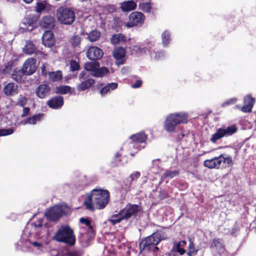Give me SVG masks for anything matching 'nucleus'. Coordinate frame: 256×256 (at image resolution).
<instances>
[{
    "mask_svg": "<svg viewBox=\"0 0 256 256\" xmlns=\"http://www.w3.org/2000/svg\"><path fill=\"white\" fill-rule=\"evenodd\" d=\"M110 200V193L108 190L95 188L86 194L84 204L87 210L94 212L96 209L104 208Z\"/></svg>",
    "mask_w": 256,
    "mask_h": 256,
    "instance_id": "obj_1",
    "label": "nucleus"
},
{
    "mask_svg": "<svg viewBox=\"0 0 256 256\" xmlns=\"http://www.w3.org/2000/svg\"><path fill=\"white\" fill-rule=\"evenodd\" d=\"M161 240V234L158 232L142 239L139 244L140 253H156L159 250L157 246Z\"/></svg>",
    "mask_w": 256,
    "mask_h": 256,
    "instance_id": "obj_2",
    "label": "nucleus"
},
{
    "mask_svg": "<svg viewBox=\"0 0 256 256\" xmlns=\"http://www.w3.org/2000/svg\"><path fill=\"white\" fill-rule=\"evenodd\" d=\"M188 114L185 112H174L169 114L164 122V128L168 132H175L177 126L188 122Z\"/></svg>",
    "mask_w": 256,
    "mask_h": 256,
    "instance_id": "obj_3",
    "label": "nucleus"
},
{
    "mask_svg": "<svg viewBox=\"0 0 256 256\" xmlns=\"http://www.w3.org/2000/svg\"><path fill=\"white\" fill-rule=\"evenodd\" d=\"M55 240L73 246L76 242L74 230L68 225L61 226L53 237Z\"/></svg>",
    "mask_w": 256,
    "mask_h": 256,
    "instance_id": "obj_4",
    "label": "nucleus"
},
{
    "mask_svg": "<svg viewBox=\"0 0 256 256\" xmlns=\"http://www.w3.org/2000/svg\"><path fill=\"white\" fill-rule=\"evenodd\" d=\"M56 16L60 24L71 25L76 20V14L70 8L60 7L56 10Z\"/></svg>",
    "mask_w": 256,
    "mask_h": 256,
    "instance_id": "obj_5",
    "label": "nucleus"
},
{
    "mask_svg": "<svg viewBox=\"0 0 256 256\" xmlns=\"http://www.w3.org/2000/svg\"><path fill=\"white\" fill-rule=\"evenodd\" d=\"M238 128L235 125L230 126L226 128H218L216 132L212 134L210 141L214 144L218 140L226 136L232 135L237 132Z\"/></svg>",
    "mask_w": 256,
    "mask_h": 256,
    "instance_id": "obj_6",
    "label": "nucleus"
},
{
    "mask_svg": "<svg viewBox=\"0 0 256 256\" xmlns=\"http://www.w3.org/2000/svg\"><path fill=\"white\" fill-rule=\"evenodd\" d=\"M66 206L62 205H56L50 207L46 212L45 216L50 221L55 222L58 220L63 215L66 214L64 211Z\"/></svg>",
    "mask_w": 256,
    "mask_h": 256,
    "instance_id": "obj_7",
    "label": "nucleus"
},
{
    "mask_svg": "<svg viewBox=\"0 0 256 256\" xmlns=\"http://www.w3.org/2000/svg\"><path fill=\"white\" fill-rule=\"evenodd\" d=\"M78 78L80 82L77 85L76 89L79 92L88 90L96 82L95 80L91 78L89 75H87L84 71L80 74Z\"/></svg>",
    "mask_w": 256,
    "mask_h": 256,
    "instance_id": "obj_8",
    "label": "nucleus"
},
{
    "mask_svg": "<svg viewBox=\"0 0 256 256\" xmlns=\"http://www.w3.org/2000/svg\"><path fill=\"white\" fill-rule=\"evenodd\" d=\"M145 20L144 15L141 12H132L128 16V21L126 24L128 28L134 26H141Z\"/></svg>",
    "mask_w": 256,
    "mask_h": 256,
    "instance_id": "obj_9",
    "label": "nucleus"
},
{
    "mask_svg": "<svg viewBox=\"0 0 256 256\" xmlns=\"http://www.w3.org/2000/svg\"><path fill=\"white\" fill-rule=\"evenodd\" d=\"M122 210H124V218L128 220L132 216H136L138 212L142 210V208L139 205L128 203Z\"/></svg>",
    "mask_w": 256,
    "mask_h": 256,
    "instance_id": "obj_10",
    "label": "nucleus"
},
{
    "mask_svg": "<svg viewBox=\"0 0 256 256\" xmlns=\"http://www.w3.org/2000/svg\"><path fill=\"white\" fill-rule=\"evenodd\" d=\"M36 62V60L33 58H28L24 62L22 68L25 76H31L35 72L37 68Z\"/></svg>",
    "mask_w": 256,
    "mask_h": 256,
    "instance_id": "obj_11",
    "label": "nucleus"
},
{
    "mask_svg": "<svg viewBox=\"0 0 256 256\" xmlns=\"http://www.w3.org/2000/svg\"><path fill=\"white\" fill-rule=\"evenodd\" d=\"M103 55L102 50L95 46H90L86 52V57L92 61H96L101 59Z\"/></svg>",
    "mask_w": 256,
    "mask_h": 256,
    "instance_id": "obj_12",
    "label": "nucleus"
},
{
    "mask_svg": "<svg viewBox=\"0 0 256 256\" xmlns=\"http://www.w3.org/2000/svg\"><path fill=\"white\" fill-rule=\"evenodd\" d=\"M56 24L55 18L48 15L43 16L40 22V26L42 28L50 30L54 28Z\"/></svg>",
    "mask_w": 256,
    "mask_h": 256,
    "instance_id": "obj_13",
    "label": "nucleus"
},
{
    "mask_svg": "<svg viewBox=\"0 0 256 256\" xmlns=\"http://www.w3.org/2000/svg\"><path fill=\"white\" fill-rule=\"evenodd\" d=\"M126 54V48L122 46L115 48L112 52L113 57L118 61V64H123L125 63Z\"/></svg>",
    "mask_w": 256,
    "mask_h": 256,
    "instance_id": "obj_14",
    "label": "nucleus"
},
{
    "mask_svg": "<svg viewBox=\"0 0 256 256\" xmlns=\"http://www.w3.org/2000/svg\"><path fill=\"white\" fill-rule=\"evenodd\" d=\"M38 20V16L35 14H30L26 16L24 20V28L28 31H32L36 28V23Z\"/></svg>",
    "mask_w": 256,
    "mask_h": 256,
    "instance_id": "obj_15",
    "label": "nucleus"
},
{
    "mask_svg": "<svg viewBox=\"0 0 256 256\" xmlns=\"http://www.w3.org/2000/svg\"><path fill=\"white\" fill-rule=\"evenodd\" d=\"M51 88L47 84H40L36 88L35 93L36 96L40 98H44L50 96Z\"/></svg>",
    "mask_w": 256,
    "mask_h": 256,
    "instance_id": "obj_16",
    "label": "nucleus"
},
{
    "mask_svg": "<svg viewBox=\"0 0 256 256\" xmlns=\"http://www.w3.org/2000/svg\"><path fill=\"white\" fill-rule=\"evenodd\" d=\"M64 98L62 96H56L50 98L47 102V105L52 109L60 108L64 104Z\"/></svg>",
    "mask_w": 256,
    "mask_h": 256,
    "instance_id": "obj_17",
    "label": "nucleus"
},
{
    "mask_svg": "<svg viewBox=\"0 0 256 256\" xmlns=\"http://www.w3.org/2000/svg\"><path fill=\"white\" fill-rule=\"evenodd\" d=\"M42 41L46 46H52L54 44L53 33L50 30L46 31L42 36Z\"/></svg>",
    "mask_w": 256,
    "mask_h": 256,
    "instance_id": "obj_18",
    "label": "nucleus"
},
{
    "mask_svg": "<svg viewBox=\"0 0 256 256\" xmlns=\"http://www.w3.org/2000/svg\"><path fill=\"white\" fill-rule=\"evenodd\" d=\"M129 138L134 144L146 143L148 139V136L144 132H141L132 134Z\"/></svg>",
    "mask_w": 256,
    "mask_h": 256,
    "instance_id": "obj_19",
    "label": "nucleus"
},
{
    "mask_svg": "<svg viewBox=\"0 0 256 256\" xmlns=\"http://www.w3.org/2000/svg\"><path fill=\"white\" fill-rule=\"evenodd\" d=\"M18 85L14 82H10L4 88V93L8 96H14L18 93Z\"/></svg>",
    "mask_w": 256,
    "mask_h": 256,
    "instance_id": "obj_20",
    "label": "nucleus"
},
{
    "mask_svg": "<svg viewBox=\"0 0 256 256\" xmlns=\"http://www.w3.org/2000/svg\"><path fill=\"white\" fill-rule=\"evenodd\" d=\"M126 42V36L122 34H114L110 38V42L114 45L124 44Z\"/></svg>",
    "mask_w": 256,
    "mask_h": 256,
    "instance_id": "obj_21",
    "label": "nucleus"
},
{
    "mask_svg": "<svg viewBox=\"0 0 256 256\" xmlns=\"http://www.w3.org/2000/svg\"><path fill=\"white\" fill-rule=\"evenodd\" d=\"M124 219L126 218H124V210H120L118 214L112 215L111 218L108 220V222L114 226Z\"/></svg>",
    "mask_w": 256,
    "mask_h": 256,
    "instance_id": "obj_22",
    "label": "nucleus"
},
{
    "mask_svg": "<svg viewBox=\"0 0 256 256\" xmlns=\"http://www.w3.org/2000/svg\"><path fill=\"white\" fill-rule=\"evenodd\" d=\"M120 8L123 12H129L136 8V4L134 0H128L123 2Z\"/></svg>",
    "mask_w": 256,
    "mask_h": 256,
    "instance_id": "obj_23",
    "label": "nucleus"
},
{
    "mask_svg": "<svg viewBox=\"0 0 256 256\" xmlns=\"http://www.w3.org/2000/svg\"><path fill=\"white\" fill-rule=\"evenodd\" d=\"M24 75V71L22 70V68L21 69H15L12 75V78L13 80L18 82H20L24 81L23 76Z\"/></svg>",
    "mask_w": 256,
    "mask_h": 256,
    "instance_id": "obj_24",
    "label": "nucleus"
},
{
    "mask_svg": "<svg viewBox=\"0 0 256 256\" xmlns=\"http://www.w3.org/2000/svg\"><path fill=\"white\" fill-rule=\"evenodd\" d=\"M82 38L78 34H74L70 39L69 42L73 48H80Z\"/></svg>",
    "mask_w": 256,
    "mask_h": 256,
    "instance_id": "obj_25",
    "label": "nucleus"
},
{
    "mask_svg": "<svg viewBox=\"0 0 256 256\" xmlns=\"http://www.w3.org/2000/svg\"><path fill=\"white\" fill-rule=\"evenodd\" d=\"M74 91V88L68 86H60L56 88V92L62 94L72 93Z\"/></svg>",
    "mask_w": 256,
    "mask_h": 256,
    "instance_id": "obj_26",
    "label": "nucleus"
},
{
    "mask_svg": "<svg viewBox=\"0 0 256 256\" xmlns=\"http://www.w3.org/2000/svg\"><path fill=\"white\" fill-rule=\"evenodd\" d=\"M44 116L43 113L34 114L31 117L26 118L25 120L24 124H34L37 122L41 120Z\"/></svg>",
    "mask_w": 256,
    "mask_h": 256,
    "instance_id": "obj_27",
    "label": "nucleus"
},
{
    "mask_svg": "<svg viewBox=\"0 0 256 256\" xmlns=\"http://www.w3.org/2000/svg\"><path fill=\"white\" fill-rule=\"evenodd\" d=\"M108 73H109L108 69L105 66H102L96 68L94 72H92V74L95 77L102 78Z\"/></svg>",
    "mask_w": 256,
    "mask_h": 256,
    "instance_id": "obj_28",
    "label": "nucleus"
},
{
    "mask_svg": "<svg viewBox=\"0 0 256 256\" xmlns=\"http://www.w3.org/2000/svg\"><path fill=\"white\" fill-rule=\"evenodd\" d=\"M118 86V84L116 82H112L110 83L105 86L103 87L100 90V94L102 96H104V94H108L110 90H114L117 88Z\"/></svg>",
    "mask_w": 256,
    "mask_h": 256,
    "instance_id": "obj_29",
    "label": "nucleus"
},
{
    "mask_svg": "<svg viewBox=\"0 0 256 256\" xmlns=\"http://www.w3.org/2000/svg\"><path fill=\"white\" fill-rule=\"evenodd\" d=\"M101 33L97 30H94L90 32L88 34V40L91 42H94L99 40Z\"/></svg>",
    "mask_w": 256,
    "mask_h": 256,
    "instance_id": "obj_30",
    "label": "nucleus"
},
{
    "mask_svg": "<svg viewBox=\"0 0 256 256\" xmlns=\"http://www.w3.org/2000/svg\"><path fill=\"white\" fill-rule=\"evenodd\" d=\"M36 48L33 43L30 42H27L25 46L23 48L24 52L28 54H32L34 53Z\"/></svg>",
    "mask_w": 256,
    "mask_h": 256,
    "instance_id": "obj_31",
    "label": "nucleus"
},
{
    "mask_svg": "<svg viewBox=\"0 0 256 256\" xmlns=\"http://www.w3.org/2000/svg\"><path fill=\"white\" fill-rule=\"evenodd\" d=\"M48 74L50 80L52 82H58L62 78V73L60 70L50 72Z\"/></svg>",
    "mask_w": 256,
    "mask_h": 256,
    "instance_id": "obj_32",
    "label": "nucleus"
},
{
    "mask_svg": "<svg viewBox=\"0 0 256 256\" xmlns=\"http://www.w3.org/2000/svg\"><path fill=\"white\" fill-rule=\"evenodd\" d=\"M99 66V63L96 61H94V62H88L85 63L84 68L86 70L94 72L96 68H98Z\"/></svg>",
    "mask_w": 256,
    "mask_h": 256,
    "instance_id": "obj_33",
    "label": "nucleus"
},
{
    "mask_svg": "<svg viewBox=\"0 0 256 256\" xmlns=\"http://www.w3.org/2000/svg\"><path fill=\"white\" fill-rule=\"evenodd\" d=\"M198 250L196 248L194 242L190 240L188 246L187 255L188 256H196L198 254Z\"/></svg>",
    "mask_w": 256,
    "mask_h": 256,
    "instance_id": "obj_34",
    "label": "nucleus"
},
{
    "mask_svg": "<svg viewBox=\"0 0 256 256\" xmlns=\"http://www.w3.org/2000/svg\"><path fill=\"white\" fill-rule=\"evenodd\" d=\"M140 176V173L139 172L136 171L132 173L129 177L130 179L129 184L126 185V192L130 191V188L131 186L132 182L137 180Z\"/></svg>",
    "mask_w": 256,
    "mask_h": 256,
    "instance_id": "obj_35",
    "label": "nucleus"
},
{
    "mask_svg": "<svg viewBox=\"0 0 256 256\" xmlns=\"http://www.w3.org/2000/svg\"><path fill=\"white\" fill-rule=\"evenodd\" d=\"M186 244V242L184 240H182L178 242L176 245V252H178L180 256L183 255L186 252V250L182 248V247H184Z\"/></svg>",
    "mask_w": 256,
    "mask_h": 256,
    "instance_id": "obj_36",
    "label": "nucleus"
},
{
    "mask_svg": "<svg viewBox=\"0 0 256 256\" xmlns=\"http://www.w3.org/2000/svg\"><path fill=\"white\" fill-rule=\"evenodd\" d=\"M47 4L48 3L46 0L40 2H37L36 4V6L34 7L35 11L38 13H41L46 9Z\"/></svg>",
    "mask_w": 256,
    "mask_h": 256,
    "instance_id": "obj_37",
    "label": "nucleus"
},
{
    "mask_svg": "<svg viewBox=\"0 0 256 256\" xmlns=\"http://www.w3.org/2000/svg\"><path fill=\"white\" fill-rule=\"evenodd\" d=\"M180 174L178 170H174L173 171L166 170L163 174L162 176L164 178H172Z\"/></svg>",
    "mask_w": 256,
    "mask_h": 256,
    "instance_id": "obj_38",
    "label": "nucleus"
},
{
    "mask_svg": "<svg viewBox=\"0 0 256 256\" xmlns=\"http://www.w3.org/2000/svg\"><path fill=\"white\" fill-rule=\"evenodd\" d=\"M28 98L20 94L17 100L16 106L24 107L28 104Z\"/></svg>",
    "mask_w": 256,
    "mask_h": 256,
    "instance_id": "obj_39",
    "label": "nucleus"
},
{
    "mask_svg": "<svg viewBox=\"0 0 256 256\" xmlns=\"http://www.w3.org/2000/svg\"><path fill=\"white\" fill-rule=\"evenodd\" d=\"M162 39L163 46H166L170 40V32L167 30H165L162 34Z\"/></svg>",
    "mask_w": 256,
    "mask_h": 256,
    "instance_id": "obj_40",
    "label": "nucleus"
},
{
    "mask_svg": "<svg viewBox=\"0 0 256 256\" xmlns=\"http://www.w3.org/2000/svg\"><path fill=\"white\" fill-rule=\"evenodd\" d=\"M140 9L144 12H149L152 8L151 3L150 2H142L139 4Z\"/></svg>",
    "mask_w": 256,
    "mask_h": 256,
    "instance_id": "obj_41",
    "label": "nucleus"
},
{
    "mask_svg": "<svg viewBox=\"0 0 256 256\" xmlns=\"http://www.w3.org/2000/svg\"><path fill=\"white\" fill-rule=\"evenodd\" d=\"M70 71L74 72L80 69L79 63L75 60H72L69 62Z\"/></svg>",
    "mask_w": 256,
    "mask_h": 256,
    "instance_id": "obj_42",
    "label": "nucleus"
},
{
    "mask_svg": "<svg viewBox=\"0 0 256 256\" xmlns=\"http://www.w3.org/2000/svg\"><path fill=\"white\" fill-rule=\"evenodd\" d=\"M223 154H221L218 156H216L213 158L214 166L215 168H219L222 162V158Z\"/></svg>",
    "mask_w": 256,
    "mask_h": 256,
    "instance_id": "obj_43",
    "label": "nucleus"
},
{
    "mask_svg": "<svg viewBox=\"0 0 256 256\" xmlns=\"http://www.w3.org/2000/svg\"><path fill=\"white\" fill-rule=\"evenodd\" d=\"M80 222L82 224L86 225L89 229L92 232H94V229L91 225V221L90 218H81L80 219Z\"/></svg>",
    "mask_w": 256,
    "mask_h": 256,
    "instance_id": "obj_44",
    "label": "nucleus"
},
{
    "mask_svg": "<svg viewBox=\"0 0 256 256\" xmlns=\"http://www.w3.org/2000/svg\"><path fill=\"white\" fill-rule=\"evenodd\" d=\"M222 240L220 238H214L212 240V242L210 244V248H214L221 247L222 245Z\"/></svg>",
    "mask_w": 256,
    "mask_h": 256,
    "instance_id": "obj_45",
    "label": "nucleus"
},
{
    "mask_svg": "<svg viewBox=\"0 0 256 256\" xmlns=\"http://www.w3.org/2000/svg\"><path fill=\"white\" fill-rule=\"evenodd\" d=\"M222 162H224V163L226 164L228 166H230L233 164V161L232 156H226L224 154H223Z\"/></svg>",
    "mask_w": 256,
    "mask_h": 256,
    "instance_id": "obj_46",
    "label": "nucleus"
},
{
    "mask_svg": "<svg viewBox=\"0 0 256 256\" xmlns=\"http://www.w3.org/2000/svg\"><path fill=\"white\" fill-rule=\"evenodd\" d=\"M13 128H10L8 129H0V136H4L12 134L14 133Z\"/></svg>",
    "mask_w": 256,
    "mask_h": 256,
    "instance_id": "obj_47",
    "label": "nucleus"
},
{
    "mask_svg": "<svg viewBox=\"0 0 256 256\" xmlns=\"http://www.w3.org/2000/svg\"><path fill=\"white\" fill-rule=\"evenodd\" d=\"M214 160L213 158L210 160H206L204 162V165L209 168H215L214 166Z\"/></svg>",
    "mask_w": 256,
    "mask_h": 256,
    "instance_id": "obj_48",
    "label": "nucleus"
},
{
    "mask_svg": "<svg viewBox=\"0 0 256 256\" xmlns=\"http://www.w3.org/2000/svg\"><path fill=\"white\" fill-rule=\"evenodd\" d=\"M244 104H252V106H253L255 102L254 98H252L250 96H247L245 97L244 99Z\"/></svg>",
    "mask_w": 256,
    "mask_h": 256,
    "instance_id": "obj_49",
    "label": "nucleus"
},
{
    "mask_svg": "<svg viewBox=\"0 0 256 256\" xmlns=\"http://www.w3.org/2000/svg\"><path fill=\"white\" fill-rule=\"evenodd\" d=\"M236 100H236V98H232L228 100H226V102H224L222 104V107H225V106H229V105H230V104H234L236 102Z\"/></svg>",
    "mask_w": 256,
    "mask_h": 256,
    "instance_id": "obj_50",
    "label": "nucleus"
},
{
    "mask_svg": "<svg viewBox=\"0 0 256 256\" xmlns=\"http://www.w3.org/2000/svg\"><path fill=\"white\" fill-rule=\"evenodd\" d=\"M252 104H244V105L242 107L241 110L244 112H251L252 109Z\"/></svg>",
    "mask_w": 256,
    "mask_h": 256,
    "instance_id": "obj_51",
    "label": "nucleus"
},
{
    "mask_svg": "<svg viewBox=\"0 0 256 256\" xmlns=\"http://www.w3.org/2000/svg\"><path fill=\"white\" fill-rule=\"evenodd\" d=\"M23 108L22 109V112L20 115V116L22 118H24L28 116V114L30 112V108L28 107H22Z\"/></svg>",
    "mask_w": 256,
    "mask_h": 256,
    "instance_id": "obj_52",
    "label": "nucleus"
},
{
    "mask_svg": "<svg viewBox=\"0 0 256 256\" xmlns=\"http://www.w3.org/2000/svg\"><path fill=\"white\" fill-rule=\"evenodd\" d=\"M106 9L109 13H112L116 11V6L113 4H108L106 6Z\"/></svg>",
    "mask_w": 256,
    "mask_h": 256,
    "instance_id": "obj_53",
    "label": "nucleus"
},
{
    "mask_svg": "<svg viewBox=\"0 0 256 256\" xmlns=\"http://www.w3.org/2000/svg\"><path fill=\"white\" fill-rule=\"evenodd\" d=\"M67 256H81L79 252L76 250H70L66 252Z\"/></svg>",
    "mask_w": 256,
    "mask_h": 256,
    "instance_id": "obj_54",
    "label": "nucleus"
},
{
    "mask_svg": "<svg viewBox=\"0 0 256 256\" xmlns=\"http://www.w3.org/2000/svg\"><path fill=\"white\" fill-rule=\"evenodd\" d=\"M114 24L118 28H120L122 26V20L118 18H114Z\"/></svg>",
    "mask_w": 256,
    "mask_h": 256,
    "instance_id": "obj_55",
    "label": "nucleus"
},
{
    "mask_svg": "<svg viewBox=\"0 0 256 256\" xmlns=\"http://www.w3.org/2000/svg\"><path fill=\"white\" fill-rule=\"evenodd\" d=\"M158 197L161 200L168 198V194L164 190H160L159 192Z\"/></svg>",
    "mask_w": 256,
    "mask_h": 256,
    "instance_id": "obj_56",
    "label": "nucleus"
},
{
    "mask_svg": "<svg viewBox=\"0 0 256 256\" xmlns=\"http://www.w3.org/2000/svg\"><path fill=\"white\" fill-rule=\"evenodd\" d=\"M12 64H8L6 65L4 68L3 70L6 73L12 70Z\"/></svg>",
    "mask_w": 256,
    "mask_h": 256,
    "instance_id": "obj_57",
    "label": "nucleus"
},
{
    "mask_svg": "<svg viewBox=\"0 0 256 256\" xmlns=\"http://www.w3.org/2000/svg\"><path fill=\"white\" fill-rule=\"evenodd\" d=\"M142 81L140 80H136L134 84L132 85L133 88H138L141 86Z\"/></svg>",
    "mask_w": 256,
    "mask_h": 256,
    "instance_id": "obj_58",
    "label": "nucleus"
},
{
    "mask_svg": "<svg viewBox=\"0 0 256 256\" xmlns=\"http://www.w3.org/2000/svg\"><path fill=\"white\" fill-rule=\"evenodd\" d=\"M41 70H42V74L44 76H46L47 75V70L46 67L44 65H43L42 66H41Z\"/></svg>",
    "mask_w": 256,
    "mask_h": 256,
    "instance_id": "obj_59",
    "label": "nucleus"
},
{
    "mask_svg": "<svg viewBox=\"0 0 256 256\" xmlns=\"http://www.w3.org/2000/svg\"><path fill=\"white\" fill-rule=\"evenodd\" d=\"M31 244L33 246H36L38 248L42 246V244L38 242H32Z\"/></svg>",
    "mask_w": 256,
    "mask_h": 256,
    "instance_id": "obj_60",
    "label": "nucleus"
},
{
    "mask_svg": "<svg viewBox=\"0 0 256 256\" xmlns=\"http://www.w3.org/2000/svg\"><path fill=\"white\" fill-rule=\"evenodd\" d=\"M121 156V154L119 152H117L114 156L115 158H119Z\"/></svg>",
    "mask_w": 256,
    "mask_h": 256,
    "instance_id": "obj_61",
    "label": "nucleus"
},
{
    "mask_svg": "<svg viewBox=\"0 0 256 256\" xmlns=\"http://www.w3.org/2000/svg\"><path fill=\"white\" fill-rule=\"evenodd\" d=\"M34 0H23L26 4H30Z\"/></svg>",
    "mask_w": 256,
    "mask_h": 256,
    "instance_id": "obj_62",
    "label": "nucleus"
},
{
    "mask_svg": "<svg viewBox=\"0 0 256 256\" xmlns=\"http://www.w3.org/2000/svg\"><path fill=\"white\" fill-rule=\"evenodd\" d=\"M162 54H163L162 52H157V54H156V56H160V55H162Z\"/></svg>",
    "mask_w": 256,
    "mask_h": 256,
    "instance_id": "obj_63",
    "label": "nucleus"
},
{
    "mask_svg": "<svg viewBox=\"0 0 256 256\" xmlns=\"http://www.w3.org/2000/svg\"><path fill=\"white\" fill-rule=\"evenodd\" d=\"M80 2H88V1H90V0H79Z\"/></svg>",
    "mask_w": 256,
    "mask_h": 256,
    "instance_id": "obj_64",
    "label": "nucleus"
}]
</instances>
